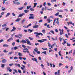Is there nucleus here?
Instances as JSON below:
<instances>
[{"mask_svg": "<svg viewBox=\"0 0 75 75\" xmlns=\"http://www.w3.org/2000/svg\"><path fill=\"white\" fill-rule=\"evenodd\" d=\"M26 40H22L21 42H22V43H27V44H28V45H31V42H30V40L27 39H26Z\"/></svg>", "mask_w": 75, "mask_h": 75, "instance_id": "f257e3e1", "label": "nucleus"}, {"mask_svg": "<svg viewBox=\"0 0 75 75\" xmlns=\"http://www.w3.org/2000/svg\"><path fill=\"white\" fill-rule=\"evenodd\" d=\"M34 34L36 35H35L36 38H38H38H40V36H38V35H43L42 33H38V32H37L34 33Z\"/></svg>", "mask_w": 75, "mask_h": 75, "instance_id": "f03ea898", "label": "nucleus"}, {"mask_svg": "<svg viewBox=\"0 0 75 75\" xmlns=\"http://www.w3.org/2000/svg\"><path fill=\"white\" fill-rule=\"evenodd\" d=\"M59 30L60 31V35H62L63 34H64V30H61L60 29H59Z\"/></svg>", "mask_w": 75, "mask_h": 75, "instance_id": "7ed1b4c3", "label": "nucleus"}, {"mask_svg": "<svg viewBox=\"0 0 75 75\" xmlns=\"http://www.w3.org/2000/svg\"><path fill=\"white\" fill-rule=\"evenodd\" d=\"M42 40H38V41L39 42H43L44 41H46L47 40L46 39H43Z\"/></svg>", "mask_w": 75, "mask_h": 75, "instance_id": "20e7f679", "label": "nucleus"}, {"mask_svg": "<svg viewBox=\"0 0 75 75\" xmlns=\"http://www.w3.org/2000/svg\"><path fill=\"white\" fill-rule=\"evenodd\" d=\"M32 60L33 61H35L37 63H38V61H37V59L35 58H32Z\"/></svg>", "mask_w": 75, "mask_h": 75, "instance_id": "39448f33", "label": "nucleus"}, {"mask_svg": "<svg viewBox=\"0 0 75 75\" xmlns=\"http://www.w3.org/2000/svg\"><path fill=\"white\" fill-rule=\"evenodd\" d=\"M31 23H30L29 24V25L27 26V25L23 26V27H24V28H28V27H30V26H31Z\"/></svg>", "mask_w": 75, "mask_h": 75, "instance_id": "423d86ee", "label": "nucleus"}, {"mask_svg": "<svg viewBox=\"0 0 75 75\" xmlns=\"http://www.w3.org/2000/svg\"><path fill=\"white\" fill-rule=\"evenodd\" d=\"M68 25H69V24H72L73 26H74V23H73L72 22L70 21L69 22H67Z\"/></svg>", "mask_w": 75, "mask_h": 75, "instance_id": "0eeeda50", "label": "nucleus"}, {"mask_svg": "<svg viewBox=\"0 0 75 75\" xmlns=\"http://www.w3.org/2000/svg\"><path fill=\"white\" fill-rule=\"evenodd\" d=\"M13 4H17V5H19L20 4V3L19 2H17L16 3L15 1H13Z\"/></svg>", "mask_w": 75, "mask_h": 75, "instance_id": "6e6552de", "label": "nucleus"}, {"mask_svg": "<svg viewBox=\"0 0 75 75\" xmlns=\"http://www.w3.org/2000/svg\"><path fill=\"white\" fill-rule=\"evenodd\" d=\"M34 50L35 52H36L37 54H40V51H38V49L35 50V49H34Z\"/></svg>", "mask_w": 75, "mask_h": 75, "instance_id": "1a4fd4ad", "label": "nucleus"}, {"mask_svg": "<svg viewBox=\"0 0 75 75\" xmlns=\"http://www.w3.org/2000/svg\"><path fill=\"white\" fill-rule=\"evenodd\" d=\"M24 15H25V13H21L18 16V18L21 17H23V16H24Z\"/></svg>", "mask_w": 75, "mask_h": 75, "instance_id": "9d476101", "label": "nucleus"}, {"mask_svg": "<svg viewBox=\"0 0 75 75\" xmlns=\"http://www.w3.org/2000/svg\"><path fill=\"white\" fill-rule=\"evenodd\" d=\"M13 29H12L11 30V32H13V31H15L16 30V28H15V27L13 26Z\"/></svg>", "mask_w": 75, "mask_h": 75, "instance_id": "9b49d317", "label": "nucleus"}, {"mask_svg": "<svg viewBox=\"0 0 75 75\" xmlns=\"http://www.w3.org/2000/svg\"><path fill=\"white\" fill-rule=\"evenodd\" d=\"M2 63H6L7 62V60L6 59H4L2 60Z\"/></svg>", "mask_w": 75, "mask_h": 75, "instance_id": "f8f14e48", "label": "nucleus"}, {"mask_svg": "<svg viewBox=\"0 0 75 75\" xmlns=\"http://www.w3.org/2000/svg\"><path fill=\"white\" fill-rule=\"evenodd\" d=\"M10 40H12V41H13V38L11 37V38H9V39H8L7 40V41H8V42H9V41H10Z\"/></svg>", "mask_w": 75, "mask_h": 75, "instance_id": "ddd939ff", "label": "nucleus"}, {"mask_svg": "<svg viewBox=\"0 0 75 75\" xmlns=\"http://www.w3.org/2000/svg\"><path fill=\"white\" fill-rule=\"evenodd\" d=\"M33 28H38V25H35L33 26Z\"/></svg>", "mask_w": 75, "mask_h": 75, "instance_id": "4468645a", "label": "nucleus"}, {"mask_svg": "<svg viewBox=\"0 0 75 75\" xmlns=\"http://www.w3.org/2000/svg\"><path fill=\"white\" fill-rule=\"evenodd\" d=\"M28 30L29 32H30V33H31L32 32H33V31H34V29H33V30L28 29Z\"/></svg>", "mask_w": 75, "mask_h": 75, "instance_id": "2eb2a0df", "label": "nucleus"}, {"mask_svg": "<svg viewBox=\"0 0 75 75\" xmlns=\"http://www.w3.org/2000/svg\"><path fill=\"white\" fill-rule=\"evenodd\" d=\"M29 11L28 10H24V11L25 13H27L29 12Z\"/></svg>", "mask_w": 75, "mask_h": 75, "instance_id": "dca6fc26", "label": "nucleus"}, {"mask_svg": "<svg viewBox=\"0 0 75 75\" xmlns=\"http://www.w3.org/2000/svg\"><path fill=\"white\" fill-rule=\"evenodd\" d=\"M29 19H34V16H30L29 17Z\"/></svg>", "mask_w": 75, "mask_h": 75, "instance_id": "f3484780", "label": "nucleus"}, {"mask_svg": "<svg viewBox=\"0 0 75 75\" xmlns=\"http://www.w3.org/2000/svg\"><path fill=\"white\" fill-rule=\"evenodd\" d=\"M24 8V7H21V8H18V10H23V9Z\"/></svg>", "mask_w": 75, "mask_h": 75, "instance_id": "a211bd4d", "label": "nucleus"}, {"mask_svg": "<svg viewBox=\"0 0 75 75\" xmlns=\"http://www.w3.org/2000/svg\"><path fill=\"white\" fill-rule=\"evenodd\" d=\"M2 11H4L6 10V8H4V7H2Z\"/></svg>", "mask_w": 75, "mask_h": 75, "instance_id": "6ab92c4d", "label": "nucleus"}, {"mask_svg": "<svg viewBox=\"0 0 75 75\" xmlns=\"http://www.w3.org/2000/svg\"><path fill=\"white\" fill-rule=\"evenodd\" d=\"M56 20H57V19H55L54 20V21L53 23V25H55V21H56Z\"/></svg>", "mask_w": 75, "mask_h": 75, "instance_id": "aec40b11", "label": "nucleus"}, {"mask_svg": "<svg viewBox=\"0 0 75 75\" xmlns=\"http://www.w3.org/2000/svg\"><path fill=\"white\" fill-rule=\"evenodd\" d=\"M59 12H57V13H56V14H54V15L56 16H58V15H59Z\"/></svg>", "mask_w": 75, "mask_h": 75, "instance_id": "412c9836", "label": "nucleus"}, {"mask_svg": "<svg viewBox=\"0 0 75 75\" xmlns=\"http://www.w3.org/2000/svg\"><path fill=\"white\" fill-rule=\"evenodd\" d=\"M57 37H55V39L54 38H52V40H57Z\"/></svg>", "mask_w": 75, "mask_h": 75, "instance_id": "4be33fe9", "label": "nucleus"}, {"mask_svg": "<svg viewBox=\"0 0 75 75\" xmlns=\"http://www.w3.org/2000/svg\"><path fill=\"white\" fill-rule=\"evenodd\" d=\"M47 21H48V23H50L51 22V20H50V18H48L47 19Z\"/></svg>", "mask_w": 75, "mask_h": 75, "instance_id": "5701e85b", "label": "nucleus"}, {"mask_svg": "<svg viewBox=\"0 0 75 75\" xmlns=\"http://www.w3.org/2000/svg\"><path fill=\"white\" fill-rule=\"evenodd\" d=\"M42 52V54H45V55H46V54H47V52H46V51H45L44 52Z\"/></svg>", "mask_w": 75, "mask_h": 75, "instance_id": "b1692460", "label": "nucleus"}, {"mask_svg": "<svg viewBox=\"0 0 75 75\" xmlns=\"http://www.w3.org/2000/svg\"><path fill=\"white\" fill-rule=\"evenodd\" d=\"M3 1V4H4V3H5V1H7V0H2Z\"/></svg>", "mask_w": 75, "mask_h": 75, "instance_id": "393cba45", "label": "nucleus"}, {"mask_svg": "<svg viewBox=\"0 0 75 75\" xmlns=\"http://www.w3.org/2000/svg\"><path fill=\"white\" fill-rule=\"evenodd\" d=\"M10 13H7L6 15V17H7V16H10Z\"/></svg>", "mask_w": 75, "mask_h": 75, "instance_id": "a878e982", "label": "nucleus"}, {"mask_svg": "<svg viewBox=\"0 0 75 75\" xmlns=\"http://www.w3.org/2000/svg\"><path fill=\"white\" fill-rule=\"evenodd\" d=\"M51 1L52 3H54V1L56 2V1H57V0H52Z\"/></svg>", "mask_w": 75, "mask_h": 75, "instance_id": "bb28decb", "label": "nucleus"}, {"mask_svg": "<svg viewBox=\"0 0 75 75\" xmlns=\"http://www.w3.org/2000/svg\"><path fill=\"white\" fill-rule=\"evenodd\" d=\"M58 12H59L60 13H62V12H63V10H58Z\"/></svg>", "mask_w": 75, "mask_h": 75, "instance_id": "cd10ccee", "label": "nucleus"}, {"mask_svg": "<svg viewBox=\"0 0 75 75\" xmlns=\"http://www.w3.org/2000/svg\"><path fill=\"white\" fill-rule=\"evenodd\" d=\"M31 7V6H27L26 8L27 9H29V8H30V7Z\"/></svg>", "mask_w": 75, "mask_h": 75, "instance_id": "c85d7f7f", "label": "nucleus"}, {"mask_svg": "<svg viewBox=\"0 0 75 75\" xmlns=\"http://www.w3.org/2000/svg\"><path fill=\"white\" fill-rule=\"evenodd\" d=\"M18 55L19 56H22L23 55L21 53H20V52H19L18 54Z\"/></svg>", "mask_w": 75, "mask_h": 75, "instance_id": "c756f323", "label": "nucleus"}, {"mask_svg": "<svg viewBox=\"0 0 75 75\" xmlns=\"http://www.w3.org/2000/svg\"><path fill=\"white\" fill-rule=\"evenodd\" d=\"M15 37H16L17 38H21V37H19V35H15Z\"/></svg>", "mask_w": 75, "mask_h": 75, "instance_id": "7c9ffc66", "label": "nucleus"}, {"mask_svg": "<svg viewBox=\"0 0 75 75\" xmlns=\"http://www.w3.org/2000/svg\"><path fill=\"white\" fill-rule=\"evenodd\" d=\"M34 7L35 8V7H36V6L37 5V3H34Z\"/></svg>", "mask_w": 75, "mask_h": 75, "instance_id": "2f4dec72", "label": "nucleus"}, {"mask_svg": "<svg viewBox=\"0 0 75 75\" xmlns=\"http://www.w3.org/2000/svg\"><path fill=\"white\" fill-rule=\"evenodd\" d=\"M59 71H60V70H59L57 71V75H60V72H59Z\"/></svg>", "mask_w": 75, "mask_h": 75, "instance_id": "473e14b6", "label": "nucleus"}, {"mask_svg": "<svg viewBox=\"0 0 75 75\" xmlns=\"http://www.w3.org/2000/svg\"><path fill=\"white\" fill-rule=\"evenodd\" d=\"M20 19L19 18H18L16 20V22H18L19 21H20Z\"/></svg>", "mask_w": 75, "mask_h": 75, "instance_id": "72a5a7b5", "label": "nucleus"}, {"mask_svg": "<svg viewBox=\"0 0 75 75\" xmlns=\"http://www.w3.org/2000/svg\"><path fill=\"white\" fill-rule=\"evenodd\" d=\"M58 19H59L58 18H57V21H56V23H57V24H59V21H58Z\"/></svg>", "mask_w": 75, "mask_h": 75, "instance_id": "f704fd0d", "label": "nucleus"}, {"mask_svg": "<svg viewBox=\"0 0 75 75\" xmlns=\"http://www.w3.org/2000/svg\"><path fill=\"white\" fill-rule=\"evenodd\" d=\"M16 44V43L15 42H13L12 43V45L13 46H14Z\"/></svg>", "mask_w": 75, "mask_h": 75, "instance_id": "c9c22d12", "label": "nucleus"}, {"mask_svg": "<svg viewBox=\"0 0 75 75\" xmlns=\"http://www.w3.org/2000/svg\"><path fill=\"white\" fill-rule=\"evenodd\" d=\"M3 47H8V45L7 44H5L3 45Z\"/></svg>", "mask_w": 75, "mask_h": 75, "instance_id": "e433bc0d", "label": "nucleus"}, {"mask_svg": "<svg viewBox=\"0 0 75 75\" xmlns=\"http://www.w3.org/2000/svg\"><path fill=\"white\" fill-rule=\"evenodd\" d=\"M4 66H5V64H2L1 66V67L2 68H3L4 67Z\"/></svg>", "mask_w": 75, "mask_h": 75, "instance_id": "4c0bfd02", "label": "nucleus"}, {"mask_svg": "<svg viewBox=\"0 0 75 75\" xmlns=\"http://www.w3.org/2000/svg\"><path fill=\"white\" fill-rule=\"evenodd\" d=\"M14 48L15 50H16L17 49H18V48L17 47H14Z\"/></svg>", "mask_w": 75, "mask_h": 75, "instance_id": "58836bf2", "label": "nucleus"}, {"mask_svg": "<svg viewBox=\"0 0 75 75\" xmlns=\"http://www.w3.org/2000/svg\"><path fill=\"white\" fill-rule=\"evenodd\" d=\"M30 11H34V9L32 8H31L30 9Z\"/></svg>", "mask_w": 75, "mask_h": 75, "instance_id": "ea45409f", "label": "nucleus"}, {"mask_svg": "<svg viewBox=\"0 0 75 75\" xmlns=\"http://www.w3.org/2000/svg\"><path fill=\"white\" fill-rule=\"evenodd\" d=\"M6 26H7V25L6 24H4L2 25L3 27H6Z\"/></svg>", "mask_w": 75, "mask_h": 75, "instance_id": "a19ab883", "label": "nucleus"}, {"mask_svg": "<svg viewBox=\"0 0 75 75\" xmlns=\"http://www.w3.org/2000/svg\"><path fill=\"white\" fill-rule=\"evenodd\" d=\"M42 33H43V34H45V30H42Z\"/></svg>", "mask_w": 75, "mask_h": 75, "instance_id": "79ce46f5", "label": "nucleus"}, {"mask_svg": "<svg viewBox=\"0 0 75 75\" xmlns=\"http://www.w3.org/2000/svg\"><path fill=\"white\" fill-rule=\"evenodd\" d=\"M18 35L19 37H23V35L21 34H19Z\"/></svg>", "mask_w": 75, "mask_h": 75, "instance_id": "37998d69", "label": "nucleus"}, {"mask_svg": "<svg viewBox=\"0 0 75 75\" xmlns=\"http://www.w3.org/2000/svg\"><path fill=\"white\" fill-rule=\"evenodd\" d=\"M14 64L13 63L12 64H9V66L10 67H11V66H13V65Z\"/></svg>", "mask_w": 75, "mask_h": 75, "instance_id": "c03bdc74", "label": "nucleus"}, {"mask_svg": "<svg viewBox=\"0 0 75 75\" xmlns=\"http://www.w3.org/2000/svg\"><path fill=\"white\" fill-rule=\"evenodd\" d=\"M28 38H29V39H30V40H33V38H31V37H29Z\"/></svg>", "mask_w": 75, "mask_h": 75, "instance_id": "a18cd8bd", "label": "nucleus"}, {"mask_svg": "<svg viewBox=\"0 0 75 75\" xmlns=\"http://www.w3.org/2000/svg\"><path fill=\"white\" fill-rule=\"evenodd\" d=\"M13 71H15V72H16V73H17V70H16V69H13Z\"/></svg>", "mask_w": 75, "mask_h": 75, "instance_id": "49530a36", "label": "nucleus"}, {"mask_svg": "<svg viewBox=\"0 0 75 75\" xmlns=\"http://www.w3.org/2000/svg\"><path fill=\"white\" fill-rule=\"evenodd\" d=\"M7 71H8V70H10V67H7Z\"/></svg>", "mask_w": 75, "mask_h": 75, "instance_id": "de8ad7c7", "label": "nucleus"}, {"mask_svg": "<svg viewBox=\"0 0 75 75\" xmlns=\"http://www.w3.org/2000/svg\"><path fill=\"white\" fill-rule=\"evenodd\" d=\"M60 41L61 42L62 40V38H61V37H60L59 38Z\"/></svg>", "mask_w": 75, "mask_h": 75, "instance_id": "09e8293b", "label": "nucleus"}, {"mask_svg": "<svg viewBox=\"0 0 75 75\" xmlns=\"http://www.w3.org/2000/svg\"><path fill=\"white\" fill-rule=\"evenodd\" d=\"M18 72H19L20 74H21V70L20 69H18Z\"/></svg>", "mask_w": 75, "mask_h": 75, "instance_id": "8fccbe9b", "label": "nucleus"}, {"mask_svg": "<svg viewBox=\"0 0 75 75\" xmlns=\"http://www.w3.org/2000/svg\"><path fill=\"white\" fill-rule=\"evenodd\" d=\"M47 5H48V6H51V4H50V3H47Z\"/></svg>", "mask_w": 75, "mask_h": 75, "instance_id": "3c124183", "label": "nucleus"}, {"mask_svg": "<svg viewBox=\"0 0 75 75\" xmlns=\"http://www.w3.org/2000/svg\"><path fill=\"white\" fill-rule=\"evenodd\" d=\"M59 54L60 56H62V55L61 54V51H60L59 52Z\"/></svg>", "mask_w": 75, "mask_h": 75, "instance_id": "603ef678", "label": "nucleus"}, {"mask_svg": "<svg viewBox=\"0 0 75 75\" xmlns=\"http://www.w3.org/2000/svg\"><path fill=\"white\" fill-rule=\"evenodd\" d=\"M63 65V64H62V63H59V67H61V65Z\"/></svg>", "mask_w": 75, "mask_h": 75, "instance_id": "864d4df0", "label": "nucleus"}, {"mask_svg": "<svg viewBox=\"0 0 75 75\" xmlns=\"http://www.w3.org/2000/svg\"><path fill=\"white\" fill-rule=\"evenodd\" d=\"M24 50H25L26 52V51H28V49L27 48H25L24 49Z\"/></svg>", "mask_w": 75, "mask_h": 75, "instance_id": "5fc2aeb1", "label": "nucleus"}, {"mask_svg": "<svg viewBox=\"0 0 75 75\" xmlns=\"http://www.w3.org/2000/svg\"><path fill=\"white\" fill-rule=\"evenodd\" d=\"M66 42H67L65 41H64V42H63L62 43V44H63V45H64V44H66Z\"/></svg>", "mask_w": 75, "mask_h": 75, "instance_id": "6e6d98bb", "label": "nucleus"}, {"mask_svg": "<svg viewBox=\"0 0 75 75\" xmlns=\"http://www.w3.org/2000/svg\"><path fill=\"white\" fill-rule=\"evenodd\" d=\"M4 52H8V51H6V50H4Z\"/></svg>", "mask_w": 75, "mask_h": 75, "instance_id": "4d7b16f0", "label": "nucleus"}, {"mask_svg": "<svg viewBox=\"0 0 75 75\" xmlns=\"http://www.w3.org/2000/svg\"><path fill=\"white\" fill-rule=\"evenodd\" d=\"M67 46H70L71 44H69L68 43H67Z\"/></svg>", "mask_w": 75, "mask_h": 75, "instance_id": "13d9d810", "label": "nucleus"}, {"mask_svg": "<svg viewBox=\"0 0 75 75\" xmlns=\"http://www.w3.org/2000/svg\"><path fill=\"white\" fill-rule=\"evenodd\" d=\"M25 21V20L23 19L21 23L22 24H23L24 23V22Z\"/></svg>", "mask_w": 75, "mask_h": 75, "instance_id": "bf43d9fd", "label": "nucleus"}, {"mask_svg": "<svg viewBox=\"0 0 75 75\" xmlns=\"http://www.w3.org/2000/svg\"><path fill=\"white\" fill-rule=\"evenodd\" d=\"M16 42H20V40L19 39H18V40H17Z\"/></svg>", "mask_w": 75, "mask_h": 75, "instance_id": "052dcab7", "label": "nucleus"}, {"mask_svg": "<svg viewBox=\"0 0 75 75\" xmlns=\"http://www.w3.org/2000/svg\"><path fill=\"white\" fill-rule=\"evenodd\" d=\"M14 59H18V57H14Z\"/></svg>", "mask_w": 75, "mask_h": 75, "instance_id": "680f3d73", "label": "nucleus"}, {"mask_svg": "<svg viewBox=\"0 0 75 75\" xmlns=\"http://www.w3.org/2000/svg\"><path fill=\"white\" fill-rule=\"evenodd\" d=\"M42 22V20L41 19L39 21V23H41Z\"/></svg>", "mask_w": 75, "mask_h": 75, "instance_id": "e2e57ef3", "label": "nucleus"}, {"mask_svg": "<svg viewBox=\"0 0 75 75\" xmlns=\"http://www.w3.org/2000/svg\"><path fill=\"white\" fill-rule=\"evenodd\" d=\"M22 47H23V48H25V47H26V46H25L24 45H22Z\"/></svg>", "mask_w": 75, "mask_h": 75, "instance_id": "0e129e2a", "label": "nucleus"}, {"mask_svg": "<svg viewBox=\"0 0 75 75\" xmlns=\"http://www.w3.org/2000/svg\"><path fill=\"white\" fill-rule=\"evenodd\" d=\"M65 36L66 37V38H69V37L68 36V35H67V34H66L65 35Z\"/></svg>", "mask_w": 75, "mask_h": 75, "instance_id": "69168bd1", "label": "nucleus"}, {"mask_svg": "<svg viewBox=\"0 0 75 75\" xmlns=\"http://www.w3.org/2000/svg\"><path fill=\"white\" fill-rule=\"evenodd\" d=\"M58 16L59 17H60V18H62V16L61 15H59Z\"/></svg>", "mask_w": 75, "mask_h": 75, "instance_id": "338daca9", "label": "nucleus"}, {"mask_svg": "<svg viewBox=\"0 0 75 75\" xmlns=\"http://www.w3.org/2000/svg\"><path fill=\"white\" fill-rule=\"evenodd\" d=\"M51 33H52V34H54V31H52V30H51L50 31Z\"/></svg>", "mask_w": 75, "mask_h": 75, "instance_id": "774afa93", "label": "nucleus"}]
</instances>
